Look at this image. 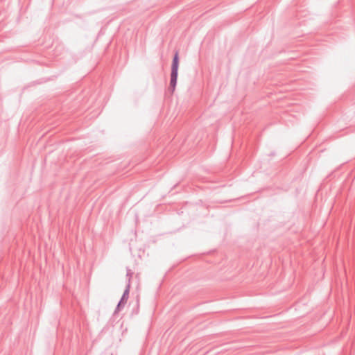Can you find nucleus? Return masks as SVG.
Returning <instances> with one entry per match:
<instances>
[{"label":"nucleus","instance_id":"3","mask_svg":"<svg viewBox=\"0 0 355 355\" xmlns=\"http://www.w3.org/2000/svg\"><path fill=\"white\" fill-rule=\"evenodd\" d=\"M126 277L128 278V284H129L130 286V283H131V279L132 277V275H133V272L128 268H127L126 269Z\"/></svg>","mask_w":355,"mask_h":355},{"label":"nucleus","instance_id":"1","mask_svg":"<svg viewBox=\"0 0 355 355\" xmlns=\"http://www.w3.org/2000/svg\"><path fill=\"white\" fill-rule=\"evenodd\" d=\"M178 66H179V56L178 52H176L173 56L172 65H171V80H170V88L171 92H173L177 84L178 74Z\"/></svg>","mask_w":355,"mask_h":355},{"label":"nucleus","instance_id":"2","mask_svg":"<svg viewBox=\"0 0 355 355\" xmlns=\"http://www.w3.org/2000/svg\"><path fill=\"white\" fill-rule=\"evenodd\" d=\"M130 288V285L127 284L126 288L123 292V294L116 306V310L114 311L115 313L120 311L121 308L125 306V304L129 297Z\"/></svg>","mask_w":355,"mask_h":355}]
</instances>
